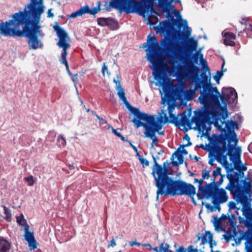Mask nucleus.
<instances>
[{
    "mask_svg": "<svg viewBox=\"0 0 252 252\" xmlns=\"http://www.w3.org/2000/svg\"><path fill=\"white\" fill-rule=\"evenodd\" d=\"M136 153V156L138 157V159L140 160V158H142V157L140 156L138 151H137Z\"/></svg>",
    "mask_w": 252,
    "mask_h": 252,
    "instance_id": "63",
    "label": "nucleus"
},
{
    "mask_svg": "<svg viewBox=\"0 0 252 252\" xmlns=\"http://www.w3.org/2000/svg\"><path fill=\"white\" fill-rule=\"evenodd\" d=\"M209 173H210V171H207L206 170H203L202 171V175L203 179H209V176H210Z\"/></svg>",
    "mask_w": 252,
    "mask_h": 252,
    "instance_id": "44",
    "label": "nucleus"
},
{
    "mask_svg": "<svg viewBox=\"0 0 252 252\" xmlns=\"http://www.w3.org/2000/svg\"><path fill=\"white\" fill-rule=\"evenodd\" d=\"M224 64H225V61H224V60H223V62L221 64V70L220 71H222V73L223 74V72L226 71L227 70V69L226 68H224Z\"/></svg>",
    "mask_w": 252,
    "mask_h": 252,
    "instance_id": "52",
    "label": "nucleus"
},
{
    "mask_svg": "<svg viewBox=\"0 0 252 252\" xmlns=\"http://www.w3.org/2000/svg\"><path fill=\"white\" fill-rule=\"evenodd\" d=\"M154 167L152 175L155 178L156 186L158 188L156 200H158L159 195H188L193 198L195 195V188L191 184H188L180 181H174L167 175V161L163 164V167L159 165L156 158L152 155Z\"/></svg>",
    "mask_w": 252,
    "mask_h": 252,
    "instance_id": "4",
    "label": "nucleus"
},
{
    "mask_svg": "<svg viewBox=\"0 0 252 252\" xmlns=\"http://www.w3.org/2000/svg\"><path fill=\"white\" fill-rule=\"evenodd\" d=\"M107 26L112 31L117 30L119 28L118 21L111 17H108Z\"/></svg>",
    "mask_w": 252,
    "mask_h": 252,
    "instance_id": "25",
    "label": "nucleus"
},
{
    "mask_svg": "<svg viewBox=\"0 0 252 252\" xmlns=\"http://www.w3.org/2000/svg\"><path fill=\"white\" fill-rule=\"evenodd\" d=\"M142 246L143 247H149L150 250H151V249H152V247L150 244H143L142 245Z\"/></svg>",
    "mask_w": 252,
    "mask_h": 252,
    "instance_id": "58",
    "label": "nucleus"
},
{
    "mask_svg": "<svg viewBox=\"0 0 252 252\" xmlns=\"http://www.w3.org/2000/svg\"><path fill=\"white\" fill-rule=\"evenodd\" d=\"M96 5V6L95 7L92 8H90L88 5H85L76 11L72 12L71 14L67 15V16L69 19H70L81 16L85 14H89L90 15H95L101 10V1H97Z\"/></svg>",
    "mask_w": 252,
    "mask_h": 252,
    "instance_id": "15",
    "label": "nucleus"
},
{
    "mask_svg": "<svg viewBox=\"0 0 252 252\" xmlns=\"http://www.w3.org/2000/svg\"><path fill=\"white\" fill-rule=\"evenodd\" d=\"M188 252H198V251L197 249H194L193 246H189L188 247Z\"/></svg>",
    "mask_w": 252,
    "mask_h": 252,
    "instance_id": "48",
    "label": "nucleus"
},
{
    "mask_svg": "<svg viewBox=\"0 0 252 252\" xmlns=\"http://www.w3.org/2000/svg\"><path fill=\"white\" fill-rule=\"evenodd\" d=\"M116 246V243L115 242V239L113 238L109 242V247H114Z\"/></svg>",
    "mask_w": 252,
    "mask_h": 252,
    "instance_id": "50",
    "label": "nucleus"
},
{
    "mask_svg": "<svg viewBox=\"0 0 252 252\" xmlns=\"http://www.w3.org/2000/svg\"><path fill=\"white\" fill-rule=\"evenodd\" d=\"M176 46L180 48L179 51L177 50V49H175L174 51V54L177 55L179 56V59L175 63H176L177 62L181 60V56L178 54L177 53L185 54L186 55L189 56V62L188 64V69L187 72L189 74V66L192 64L193 65H195L194 63H197L198 59H200V62L202 63V67H204V63L205 65V70H209L208 66H207L206 61L205 60H203V54L200 53L199 51H197L196 52L195 54H193L194 51L196 50L197 48V41L192 38H189L188 40V43L186 46H185L182 42H181L178 45L177 41L175 42Z\"/></svg>",
    "mask_w": 252,
    "mask_h": 252,
    "instance_id": "7",
    "label": "nucleus"
},
{
    "mask_svg": "<svg viewBox=\"0 0 252 252\" xmlns=\"http://www.w3.org/2000/svg\"><path fill=\"white\" fill-rule=\"evenodd\" d=\"M17 12L11 16L12 19L0 23V34L14 37Z\"/></svg>",
    "mask_w": 252,
    "mask_h": 252,
    "instance_id": "14",
    "label": "nucleus"
},
{
    "mask_svg": "<svg viewBox=\"0 0 252 252\" xmlns=\"http://www.w3.org/2000/svg\"><path fill=\"white\" fill-rule=\"evenodd\" d=\"M251 201L247 196L240 198V202L243 205L241 211L246 220L245 225L248 228V231L252 235V208L251 207Z\"/></svg>",
    "mask_w": 252,
    "mask_h": 252,
    "instance_id": "13",
    "label": "nucleus"
},
{
    "mask_svg": "<svg viewBox=\"0 0 252 252\" xmlns=\"http://www.w3.org/2000/svg\"><path fill=\"white\" fill-rule=\"evenodd\" d=\"M178 252H185V249L183 246H180L177 250Z\"/></svg>",
    "mask_w": 252,
    "mask_h": 252,
    "instance_id": "56",
    "label": "nucleus"
},
{
    "mask_svg": "<svg viewBox=\"0 0 252 252\" xmlns=\"http://www.w3.org/2000/svg\"><path fill=\"white\" fill-rule=\"evenodd\" d=\"M123 102L132 115L135 113L134 112L136 111L138 109V108L133 107V106H132L130 105V104L128 102V101L127 100V99L123 101Z\"/></svg>",
    "mask_w": 252,
    "mask_h": 252,
    "instance_id": "27",
    "label": "nucleus"
},
{
    "mask_svg": "<svg viewBox=\"0 0 252 252\" xmlns=\"http://www.w3.org/2000/svg\"><path fill=\"white\" fill-rule=\"evenodd\" d=\"M108 18L100 17L97 19V22L98 25L101 27L107 26Z\"/></svg>",
    "mask_w": 252,
    "mask_h": 252,
    "instance_id": "29",
    "label": "nucleus"
},
{
    "mask_svg": "<svg viewBox=\"0 0 252 252\" xmlns=\"http://www.w3.org/2000/svg\"><path fill=\"white\" fill-rule=\"evenodd\" d=\"M139 161L140 162V163L143 166L145 165V166H148L149 165V162L145 158H140Z\"/></svg>",
    "mask_w": 252,
    "mask_h": 252,
    "instance_id": "41",
    "label": "nucleus"
},
{
    "mask_svg": "<svg viewBox=\"0 0 252 252\" xmlns=\"http://www.w3.org/2000/svg\"><path fill=\"white\" fill-rule=\"evenodd\" d=\"M173 2H178L180 4H181V1L180 0H173L168 1V2H167V4L168 5H169L170 6H171L172 8H173L174 7V6L172 4Z\"/></svg>",
    "mask_w": 252,
    "mask_h": 252,
    "instance_id": "46",
    "label": "nucleus"
},
{
    "mask_svg": "<svg viewBox=\"0 0 252 252\" xmlns=\"http://www.w3.org/2000/svg\"><path fill=\"white\" fill-rule=\"evenodd\" d=\"M106 71L107 73L109 75H110V72L108 71L107 66L106 65L105 63H103V65L102 67V73L103 75H105V72Z\"/></svg>",
    "mask_w": 252,
    "mask_h": 252,
    "instance_id": "42",
    "label": "nucleus"
},
{
    "mask_svg": "<svg viewBox=\"0 0 252 252\" xmlns=\"http://www.w3.org/2000/svg\"><path fill=\"white\" fill-rule=\"evenodd\" d=\"M187 29V31H186V34L187 35H189L190 34V32H191V29L190 28H189V29Z\"/></svg>",
    "mask_w": 252,
    "mask_h": 252,
    "instance_id": "61",
    "label": "nucleus"
},
{
    "mask_svg": "<svg viewBox=\"0 0 252 252\" xmlns=\"http://www.w3.org/2000/svg\"><path fill=\"white\" fill-rule=\"evenodd\" d=\"M158 6L163 12L166 13V19L160 22L159 26L155 27L156 32H162L163 38L160 40L159 45L157 42L156 37L148 36L147 41L143 45L148 47L146 51L148 60L152 63L151 69L153 70V75L155 79L158 81L163 89L166 86V82L163 79L161 65L163 62L162 57L167 55L168 62L171 64L175 75L178 74L181 65V63L175 65V63L179 59V56L174 54L176 48L179 51L180 48L176 46L175 42L182 39V32H181V25H177V29L175 28L177 23L176 19L170 14L173 8L167 3L158 2Z\"/></svg>",
    "mask_w": 252,
    "mask_h": 252,
    "instance_id": "1",
    "label": "nucleus"
},
{
    "mask_svg": "<svg viewBox=\"0 0 252 252\" xmlns=\"http://www.w3.org/2000/svg\"><path fill=\"white\" fill-rule=\"evenodd\" d=\"M24 180L28 183L29 186H32L35 183V181L32 175L25 178Z\"/></svg>",
    "mask_w": 252,
    "mask_h": 252,
    "instance_id": "35",
    "label": "nucleus"
},
{
    "mask_svg": "<svg viewBox=\"0 0 252 252\" xmlns=\"http://www.w3.org/2000/svg\"><path fill=\"white\" fill-rule=\"evenodd\" d=\"M111 129H112L113 132L114 133V134L116 135V136H117L118 137H120L123 141H126L125 138L123 135H121V134L120 133V132L119 131H118L119 130H121V129L118 128V129H116L113 128V127H111Z\"/></svg>",
    "mask_w": 252,
    "mask_h": 252,
    "instance_id": "34",
    "label": "nucleus"
},
{
    "mask_svg": "<svg viewBox=\"0 0 252 252\" xmlns=\"http://www.w3.org/2000/svg\"><path fill=\"white\" fill-rule=\"evenodd\" d=\"M201 239V245H205L209 243L210 248L212 249L213 246L216 245V242L213 240V234L209 231L205 232V233L201 237H198V240Z\"/></svg>",
    "mask_w": 252,
    "mask_h": 252,
    "instance_id": "22",
    "label": "nucleus"
},
{
    "mask_svg": "<svg viewBox=\"0 0 252 252\" xmlns=\"http://www.w3.org/2000/svg\"><path fill=\"white\" fill-rule=\"evenodd\" d=\"M217 102L209 100L206 102H201L203 106L197 110L194 111V115L191 119V123L195 125V126H206L208 123L209 126H211V122H209L211 119V111L210 105L220 109L222 107L226 110V101L228 102L227 98L224 94H220L218 91Z\"/></svg>",
    "mask_w": 252,
    "mask_h": 252,
    "instance_id": "6",
    "label": "nucleus"
},
{
    "mask_svg": "<svg viewBox=\"0 0 252 252\" xmlns=\"http://www.w3.org/2000/svg\"><path fill=\"white\" fill-rule=\"evenodd\" d=\"M16 219L17 223L24 227V237L25 240L28 243L30 250L32 251L36 249L38 244L34 237L33 233L29 231L30 226L27 224V220L24 219L23 215L21 214L20 216L17 217Z\"/></svg>",
    "mask_w": 252,
    "mask_h": 252,
    "instance_id": "12",
    "label": "nucleus"
},
{
    "mask_svg": "<svg viewBox=\"0 0 252 252\" xmlns=\"http://www.w3.org/2000/svg\"><path fill=\"white\" fill-rule=\"evenodd\" d=\"M167 100L165 98V97H162L161 102L162 104H164Z\"/></svg>",
    "mask_w": 252,
    "mask_h": 252,
    "instance_id": "60",
    "label": "nucleus"
},
{
    "mask_svg": "<svg viewBox=\"0 0 252 252\" xmlns=\"http://www.w3.org/2000/svg\"><path fill=\"white\" fill-rule=\"evenodd\" d=\"M203 178L202 179H200L199 181V187H202V185L203 183Z\"/></svg>",
    "mask_w": 252,
    "mask_h": 252,
    "instance_id": "62",
    "label": "nucleus"
},
{
    "mask_svg": "<svg viewBox=\"0 0 252 252\" xmlns=\"http://www.w3.org/2000/svg\"><path fill=\"white\" fill-rule=\"evenodd\" d=\"M23 11L17 12L14 37L25 36L30 49H42L41 39L44 34L41 31L40 22L44 10V0H29Z\"/></svg>",
    "mask_w": 252,
    "mask_h": 252,
    "instance_id": "2",
    "label": "nucleus"
},
{
    "mask_svg": "<svg viewBox=\"0 0 252 252\" xmlns=\"http://www.w3.org/2000/svg\"><path fill=\"white\" fill-rule=\"evenodd\" d=\"M225 112L223 113V112H222L220 114L221 115V118L223 120V122H221L222 123H225V119L227 118V110H224Z\"/></svg>",
    "mask_w": 252,
    "mask_h": 252,
    "instance_id": "47",
    "label": "nucleus"
},
{
    "mask_svg": "<svg viewBox=\"0 0 252 252\" xmlns=\"http://www.w3.org/2000/svg\"><path fill=\"white\" fill-rule=\"evenodd\" d=\"M180 130H183L185 133V135L183 138L184 140H187L188 143L185 145V146H189L191 145V143L190 142V138L188 135L187 132L188 130L191 129H193L195 130H204L206 128V130H210L211 127H178Z\"/></svg>",
    "mask_w": 252,
    "mask_h": 252,
    "instance_id": "23",
    "label": "nucleus"
},
{
    "mask_svg": "<svg viewBox=\"0 0 252 252\" xmlns=\"http://www.w3.org/2000/svg\"><path fill=\"white\" fill-rule=\"evenodd\" d=\"M96 118L97 119H98L100 121V125H104L107 124V121L103 119L102 118H100L98 116H96Z\"/></svg>",
    "mask_w": 252,
    "mask_h": 252,
    "instance_id": "49",
    "label": "nucleus"
},
{
    "mask_svg": "<svg viewBox=\"0 0 252 252\" xmlns=\"http://www.w3.org/2000/svg\"><path fill=\"white\" fill-rule=\"evenodd\" d=\"M129 245L131 247L134 246V245H137L138 246H141L142 244L141 243L137 242L136 241H131L129 243Z\"/></svg>",
    "mask_w": 252,
    "mask_h": 252,
    "instance_id": "51",
    "label": "nucleus"
},
{
    "mask_svg": "<svg viewBox=\"0 0 252 252\" xmlns=\"http://www.w3.org/2000/svg\"><path fill=\"white\" fill-rule=\"evenodd\" d=\"M243 32H246L248 37L252 38V25H248V27L244 29Z\"/></svg>",
    "mask_w": 252,
    "mask_h": 252,
    "instance_id": "31",
    "label": "nucleus"
},
{
    "mask_svg": "<svg viewBox=\"0 0 252 252\" xmlns=\"http://www.w3.org/2000/svg\"><path fill=\"white\" fill-rule=\"evenodd\" d=\"M58 145L60 147H64L66 145V140L62 135H60L58 138Z\"/></svg>",
    "mask_w": 252,
    "mask_h": 252,
    "instance_id": "32",
    "label": "nucleus"
},
{
    "mask_svg": "<svg viewBox=\"0 0 252 252\" xmlns=\"http://www.w3.org/2000/svg\"><path fill=\"white\" fill-rule=\"evenodd\" d=\"M177 152L179 154H182V156L188 154V151L184 148V146H182L181 149L179 150V151Z\"/></svg>",
    "mask_w": 252,
    "mask_h": 252,
    "instance_id": "45",
    "label": "nucleus"
},
{
    "mask_svg": "<svg viewBox=\"0 0 252 252\" xmlns=\"http://www.w3.org/2000/svg\"><path fill=\"white\" fill-rule=\"evenodd\" d=\"M132 149L134 150V151L135 152H136L137 151H138V150L137 149V148L135 146H132Z\"/></svg>",
    "mask_w": 252,
    "mask_h": 252,
    "instance_id": "64",
    "label": "nucleus"
},
{
    "mask_svg": "<svg viewBox=\"0 0 252 252\" xmlns=\"http://www.w3.org/2000/svg\"><path fill=\"white\" fill-rule=\"evenodd\" d=\"M52 9H50L48 10L47 12V17H53L54 16V14L51 12Z\"/></svg>",
    "mask_w": 252,
    "mask_h": 252,
    "instance_id": "55",
    "label": "nucleus"
},
{
    "mask_svg": "<svg viewBox=\"0 0 252 252\" xmlns=\"http://www.w3.org/2000/svg\"><path fill=\"white\" fill-rule=\"evenodd\" d=\"M70 76L71 77V80L72 81V82L74 84V86H75L76 89H77L76 84L78 83V77H77V76H78L77 74H72V75H71Z\"/></svg>",
    "mask_w": 252,
    "mask_h": 252,
    "instance_id": "40",
    "label": "nucleus"
},
{
    "mask_svg": "<svg viewBox=\"0 0 252 252\" xmlns=\"http://www.w3.org/2000/svg\"><path fill=\"white\" fill-rule=\"evenodd\" d=\"M53 29L59 38L57 45L63 49L61 57L59 58V61L61 63L65 65L68 74L69 76L72 75V74L69 69L68 63L66 60V56L67 55V50L70 47V44L67 42V40H69L68 34L66 31L59 25L58 22L55 23V25L53 26Z\"/></svg>",
    "mask_w": 252,
    "mask_h": 252,
    "instance_id": "9",
    "label": "nucleus"
},
{
    "mask_svg": "<svg viewBox=\"0 0 252 252\" xmlns=\"http://www.w3.org/2000/svg\"><path fill=\"white\" fill-rule=\"evenodd\" d=\"M200 69L199 66L191 64L189 68V75L192 79L194 90H199L200 95L198 98L199 102H206L209 100L217 102L218 90L216 87H213L210 80L203 71L198 77Z\"/></svg>",
    "mask_w": 252,
    "mask_h": 252,
    "instance_id": "5",
    "label": "nucleus"
},
{
    "mask_svg": "<svg viewBox=\"0 0 252 252\" xmlns=\"http://www.w3.org/2000/svg\"><path fill=\"white\" fill-rule=\"evenodd\" d=\"M224 126H239V123L238 122L234 121V119L233 120H228L225 122Z\"/></svg>",
    "mask_w": 252,
    "mask_h": 252,
    "instance_id": "36",
    "label": "nucleus"
},
{
    "mask_svg": "<svg viewBox=\"0 0 252 252\" xmlns=\"http://www.w3.org/2000/svg\"><path fill=\"white\" fill-rule=\"evenodd\" d=\"M222 93L227 98L228 102L231 104H236L237 102V94L236 90L232 88H223Z\"/></svg>",
    "mask_w": 252,
    "mask_h": 252,
    "instance_id": "20",
    "label": "nucleus"
},
{
    "mask_svg": "<svg viewBox=\"0 0 252 252\" xmlns=\"http://www.w3.org/2000/svg\"><path fill=\"white\" fill-rule=\"evenodd\" d=\"M145 131L144 132V137L150 138L152 140L151 148L154 149V144L158 142V140L156 134L160 135L164 134V132L161 130L162 127H144Z\"/></svg>",
    "mask_w": 252,
    "mask_h": 252,
    "instance_id": "17",
    "label": "nucleus"
},
{
    "mask_svg": "<svg viewBox=\"0 0 252 252\" xmlns=\"http://www.w3.org/2000/svg\"><path fill=\"white\" fill-rule=\"evenodd\" d=\"M221 132L210 146V154L221 164L227 163V156L234 163L240 161L241 148L235 147L239 141L234 128L239 127H217Z\"/></svg>",
    "mask_w": 252,
    "mask_h": 252,
    "instance_id": "3",
    "label": "nucleus"
},
{
    "mask_svg": "<svg viewBox=\"0 0 252 252\" xmlns=\"http://www.w3.org/2000/svg\"><path fill=\"white\" fill-rule=\"evenodd\" d=\"M214 190L210 184H208L206 187H200L197 196L199 199H203L204 198L209 199L212 195L213 196Z\"/></svg>",
    "mask_w": 252,
    "mask_h": 252,
    "instance_id": "19",
    "label": "nucleus"
},
{
    "mask_svg": "<svg viewBox=\"0 0 252 252\" xmlns=\"http://www.w3.org/2000/svg\"><path fill=\"white\" fill-rule=\"evenodd\" d=\"M178 25H181V28L183 27L189 29V27L188 26V22L186 20H181L180 23L177 22L175 26L177 27ZM176 29H177V28Z\"/></svg>",
    "mask_w": 252,
    "mask_h": 252,
    "instance_id": "38",
    "label": "nucleus"
},
{
    "mask_svg": "<svg viewBox=\"0 0 252 252\" xmlns=\"http://www.w3.org/2000/svg\"><path fill=\"white\" fill-rule=\"evenodd\" d=\"M248 151H249V152L250 153L252 154V143H251L250 144V145H249V147H248Z\"/></svg>",
    "mask_w": 252,
    "mask_h": 252,
    "instance_id": "59",
    "label": "nucleus"
},
{
    "mask_svg": "<svg viewBox=\"0 0 252 252\" xmlns=\"http://www.w3.org/2000/svg\"><path fill=\"white\" fill-rule=\"evenodd\" d=\"M223 43L226 46H230L232 47L234 46L235 44L233 41L229 39H224Z\"/></svg>",
    "mask_w": 252,
    "mask_h": 252,
    "instance_id": "39",
    "label": "nucleus"
},
{
    "mask_svg": "<svg viewBox=\"0 0 252 252\" xmlns=\"http://www.w3.org/2000/svg\"><path fill=\"white\" fill-rule=\"evenodd\" d=\"M171 160L172 164L175 166H177L183 163L184 158L182 154L175 152L172 155Z\"/></svg>",
    "mask_w": 252,
    "mask_h": 252,
    "instance_id": "24",
    "label": "nucleus"
},
{
    "mask_svg": "<svg viewBox=\"0 0 252 252\" xmlns=\"http://www.w3.org/2000/svg\"><path fill=\"white\" fill-rule=\"evenodd\" d=\"M116 76V78L113 79V82L116 85L115 89L117 91V95L123 101L126 99V97L125 96V91L121 84V76L118 74H117Z\"/></svg>",
    "mask_w": 252,
    "mask_h": 252,
    "instance_id": "21",
    "label": "nucleus"
},
{
    "mask_svg": "<svg viewBox=\"0 0 252 252\" xmlns=\"http://www.w3.org/2000/svg\"><path fill=\"white\" fill-rule=\"evenodd\" d=\"M223 73L221 71L218 70L216 74L214 76L213 78L216 81L217 84H219L220 80L223 76Z\"/></svg>",
    "mask_w": 252,
    "mask_h": 252,
    "instance_id": "33",
    "label": "nucleus"
},
{
    "mask_svg": "<svg viewBox=\"0 0 252 252\" xmlns=\"http://www.w3.org/2000/svg\"><path fill=\"white\" fill-rule=\"evenodd\" d=\"M151 0H135L132 2L131 6L128 11V14L137 13L140 16L145 17L146 14V9Z\"/></svg>",
    "mask_w": 252,
    "mask_h": 252,
    "instance_id": "16",
    "label": "nucleus"
},
{
    "mask_svg": "<svg viewBox=\"0 0 252 252\" xmlns=\"http://www.w3.org/2000/svg\"><path fill=\"white\" fill-rule=\"evenodd\" d=\"M191 114V110H189L187 113L186 112H184L181 115V117L179 116H176L173 114H170L169 119H168V122H169L171 124L175 125V126H191L190 124L185 123L189 121V118L190 117Z\"/></svg>",
    "mask_w": 252,
    "mask_h": 252,
    "instance_id": "18",
    "label": "nucleus"
},
{
    "mask_svg": "<svg viewBox=\"0 0 252 252\" xmlns=\"http://www.w3.org/2000/svg\"><path fill=\"white\" fill-rule=\"evenodd\" d=\"M222 35L225 37L224 39H235L236 38L235 34L231 32H222Z\"/></svg>",
    "mask_w": 252,
    "mask_h": 252,
    "instance_id": "30",
    "label": "nucleus"
},
{
    "mask_svg": "<svg viewBox=\"0 0 252 252\" xmlns=\"http://www.w3.org/2000/svg\"><path fill=\"white\" fill-rule=\"evenodd\" d=\"M228 196L225 189H215L213 192L212 202L214 206L209 203L205 204V207L210 210L211 212L220 210V204L223 203L227 201Z\"/></svg>",
    "mask_w": 252,
    "mask_h": 252,
    "instance_id": "11",
    "label": "nucleus"
},
{
    "mask_svg": "<svg viewBox=\"0 0 252 252\" xmlns=\"http://www.w3.org/2000/svg\"><path fill=\"white\" fill-rule=\"evenodd\" d=\"M10 248V244L8 241L3 239H0V252H8Z\"/></svg>",
    "mask_w": 252,
    "mask_h": 252,
    "instance_id": "26",
    "label": "nucleus"
},
{
    "mask_svg": "<svg viewBox=\"0 0 252 252\" xmlns=\"http://www.w3.org/2000/svg\"><path fill=\"white\" fill-rule=\"evenodd\" d=\"M233 119L234 121H236V122H238L239 123V125H241L243 121V117L242 116L239 114H236L233 116Z\"/></svg>",
    "mask_w": 252,
    "mask_h": 252,
    "instance_id": "37",
    "label": "nucleus"
},
{
    "mask_svg": "<svg viewBox=\"0 0 252 252\" xmlns=\"http://www.w3.org/2000/svg\"><path fill=\"white\" fill-rule=\"evenodd\" d=\"M240 22L242 25H244L245 26L248 25V20L247 18H243Z\"/></svg>",
    "mask_w": 252,
    "mask_h": 252,
    "instance_id": "54",
    "label": "nucleus"
},
{
    "mask_svg": "<svg viewBox=\"0 0 252 252\" xmlns=\"http://www.w3.org/2000/svg\"><path fill=\"white\" fill-rule=\"evenodd\" d=\"M131 122L135 126H162L167 123L168 117L166 113L160 116L145 113L138 109L134 112Z\"/></svg>",
    "mask_w": 252,
    "mask_h": 252,
    "instance_id": "8",
    "label": "nucleus"
},
{
    "mask_svg": "<svg viewBox=\"0 0 252 252\" xmlns=\"http://www.w3.org/2000/svg\"><path fill=\"white\" fill-rule=\"evenodd\" d=\"M151 250L156 252H161L160 250V247L158 248V247H155V248H152V249H151Z\"/></svg>",
    "mask_w": 252,
    "mask_h": 252,
    "instance_id": "57",
    "label": "nucleus"
},
{
    "mask_svg": "<svg viewBox=\"0 0 252 252\" xmlns=\"http://www.w3.org/2000/svg\"><path fill=\"white\" fill-rule=\"evenodd\" d=\"M135 0H105L103 9L110 11L112 9L118 10L120 13L125 12L128 14V10Z\"/></svg>",
    "mask_w": 252,
    "mask_h": 252,
    "instance_id": "10",
    "label": "nucleus"
},
{
    "mask_svg": "<svg viewBox=\"0 0 252 252\" xmlns=\"http://www.w3.org/2000/svg\"><path fill=\"white\" fill-rule=\"evenodd\" d=\"M4 213L5 215L4 219L5 220L10 221L11 220V214L10 210L6 207V206H3Z\"/></svg>",
    "mask_w": 252,
    "mask_h": 252,
    "instance_id": "28",
    "label": "nucleus"
},
{
    "mask_svg": "<svg viewBox=\"0 0 252 252\" xmlns=\"http://www.w3.org/2000/svg\"><path fill=\"white\" fill-rule=\"evenodd\" d=\"M214 120V126H221V125H219V119H217L215 117L213 118Z\"/></svg>",
    "mask_w": 252,
    "mask_h": 252,
    "instance_id": "53",
    "label": "nucleus"
},
{
    "mask_svg": "<svg viewBox=\"0 0 252 252\" xmlns=\"http://www.w3.org/2000/svg\"><path fill=\"white\" fill-rule=\"evenodd\" d=\"M221 168L220 167H217L215 170H214L213 172V175L214 177V178L221 174Z\"/></svg>",
    "mask_w": 252,
    "mask_h": 252,
    "instance_id": "43",
    "label": "nucleus"
}]
</instances>
